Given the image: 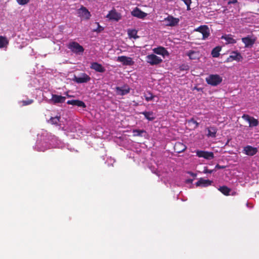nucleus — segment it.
<instances>
[{
    "label": "nucleus",
    "mask_w": 259,
    "mask_h": 259,
    "mask_svg": "<svg viewBox=\"0 0 259 259\" xmlns=\"http://www.w3.org/2000/svg\"><path fill=\"white\" fill-rule=\"evenodd\" d=\"M205 80L207 84L214 87L220 84L223 79L218 74H210L206 78Z\"/></svg>",
    "instance_id": "nucleus-1"
},
{
    "label": "nucleus",
    "mask_w": 259,
    "mask_h": 259,
    "mask_svg": "<svg viewBox=\"0 0 259 259\" xmlns=\"http://www.w3.org/2000/svg\"><path fill=\"white\" fill-rule=\"evenodd\" d=\"M146 61L151 65H157L162 62V59L155 54H150L146 57Z\"/></svg>",
    "instance_id": "nucleus-2"
},
{
    "label": "nucleus",
    "mask_w": 259,
    "mask_h": 259,
    "mask_svg": "<svg viewBox=\"0 0 259 259\" xmlns=\"http://www.w3.org/2000/svg\"><path fill=\"white\" fill-rule=\"evenodd\" d=\"M68 48L72 52L75 53H82L84 51V49L78 42L72 41L68 45Z\"/></svg>",
    "instance_id": "nucleus-3"
},
{
    "label": "nucleus",
    "mask_w": 259,
    "mask_h": 259,
    "mask_svg": "<svg viewBox=\"0 0 259 259\" xmlns=\"http://www.w3.org/2000/svg\"><path fill=\"white\" fill-rule=\"evenodd\" d=\"M164 21L167 26H175L177 25L180 21L178 18L174 17L171 15H168L166 18H164Z\"/></svg>",
    "instance_id": "nucleus-4"
},
{
    "label": "nucleus",
    "mask_w": 259,
    "mask_h": 259,
    "mask_svg": "<svg viewBox=\"0 0 259 259\" xmlns=\"http://www.w3.org/2000/svg\"><path fill=\"white\" fill-rule=\"evenodd\" d=\"M77 14L79 17L85 20L89 19L91 16L90 12L83 6H81V8L77 10Z\"/></svg>",
    "instance_id": "nucleus-5"
},
{
    "label": "nucleus",
    "mask_w": 259,
    "mask_h": 259,
    "mask_svg": "<svg viewBox=\"0 0 259 259\" xmlns=\"http://www.w3.org/2000/svg\"><path fill=\"white\" fill-rule=\"evenodd\" d=\"M196 155L199 157H202L207 160H211L214 158V154L212 152L198 150Z\"/></svg>",
    "instance_id": "nucleus-6"
},
{
    "label": "nucleus",
    "mask_w": 259,
    "mask_h": 259,
    "mask_svg": "<svg viewBox=\"0 0 259 259\" xmlns=\"http://www.w3.org/2000/svg\"><path fill=\"white\" fill-rule=\"evenodd\" d=\"M258 152V149L256 147H253L250 145L245 146L243 149V152L246 155L252 156L255 155Z\"/></svg>",
    "instance_id": "nucleus-7"
},
{
    "label": "nucleus",
    "mask_w": 259,
    "mask_h": 259,
    "mask_svg": "<svg viewBox=\"0 0 259 259\" xmlns=\"http://www.w3.org/2000/svg\"><path fill=\"white\" fill-rule=\"evenodd\" d=\"M116 60L118 62H121L123 65L131 66L134 64L132 58L125 56L118 57Z\"/></svg>",
    "instance_id": "nucleus-8"
},
{
    "label": "nucleus",
    "mask_w": 259,
    "mask_h": 259,
    "mask_svg": "<svg viewBox=\"0 0 259 259\" xmlns=\"http://www.w3.org/2000/svg\"><path fill=\"white\" fill-rule=\"evenodd\" d=\"M196 31L199 32L202 34V39H205L209 34V30L207 25L200 26L195 29Z\"/></svg>",
    "instance_id": "nucleus-9"
},
{
    "label": "nucleus",
    "mask_w": 259,
    "mask_h": 259,
    "mask_svg": "<svg viewBox=\"0 0 259 259\" xmlns=\"http://www.w3.org/2000/svg\"><path fill=\"white\" fill-rule=\"evenodd\" d=\"M91 80V77L85 73H82L80 76H74L73 81L78 83L87 82Z\"/></svg>",
    "instance_id": "nucleus-10"
},
{
    "label": "nucleus",
    "mask_w": 259,
    "mask_h": 259,
    "mask_svg": "<svg viewBox=\"0 0 259 259\" xmlns=\"http://www.w3.org/2000/svg\"><path fill=\"white\" fill-rule=\"evenodd\" d=\"M242 118L244 120H245L246 121H247L249 122L250 127L256 126L259 124V122L257 120V119L254 118L253 117H251V116H249L248 115L244 114L242 116Z\"/></svg>",
    "instance_id": "nucleus-11"
},
{
    "label": "nucleus",
    "mask_w": 259,
    "mask_h": 259,
    "mask_svg": "<svg viewBox=\"0 0 259 259\" xmlns=\"http://www.w3.org/2000/svg\"><path fill=\"white\" fill-rule=\"evenodd\" d=\"M131 14L133 16L140 18L144 19L147 16V14L142 11L139 8H135L131 12Z\"/></svg>",
    "instance_id": "nucleus-12"
},
{
    "label": "nucleus",
    "mask_w": 259,
    "mask_h": 259,
    "mask_svg": "<svg viewBox=\"0 0 259 259\" xmlns=\"http://www.w3.org/2000/svg\"><path fill=\"white\" fill-rule=\"evenodd\" d=\"M242 58L243 57L239 52H238L237 51H233L229 57L227 58V61L229 62L235 60L239 62L242 60Z\"/></svg>",
    "instance_id": "nucleus-13"
},
{
    "label": "nucleus",
    "mask_w": 259,
    "mask_h": 259,
    "mask_svg": "<svg viewBox=\"0 0 259 259\" xmlns=\"http://www.w3.org/2000/svg\"><path fill=\"white\" fill-rule=\"evenodd\" d=\"M115 91L117 95L123 96L129 93L130 88L126 85H124L123 87H116L115 88Z\"/></svg>",
    "instance_id": "nucleus-14"
},
{
    "label": "nucleus",
    "mask_w": 259,
    "mask_h": 259,
    "mask_svg": "<svg viewBox=\"0 0 259 259\" xmlns=\"http://www.w3.org/2000/svg\"><path fill=\"white\" fill-rule=\"evenodd\" d=\"M66 100V97L60 95L53 94L52 99L50 100L51 102L54 104L63 103H64Z\"/></svg>",
    "instance_id": "nucleus-15"
},
{
    "label": "nucleus",
    "mask_w": 259,
    "mask_h": 259,
    "mask_svg": "<svg viewBox=\"0 0 259 259\" xmlns=\"http://www.w3.org/2000/svg\"><path fill=\"white\" fill-rule=\"evenodd\" d=\"M242 41L244 44L245 48L251 47L255 42V38H251L249 36H246L242 38Z\"/></svg>",
    "instance_id": "nucleus-16"
},
{
    "label": "nucleus",
    "mask_w": 259,
    "mask_h": 259,
    "mask_svg": "<svg viewBox=\"0 0 259 259\" xmlns=\"http://www.w3.org/2000/svg\"><path fill=\"white\" fill-rule=\"evenodd\" d=\"M90 68L100 73H103L105 71V68L101 64L97 62L91 63Z\"/></svg>",
    "instance_id": "nucleus-17"
},
{
    "label": "nucleus",
    "mask_w": 259,
    "mask_h": 259,
    "mask_svg": "<svg viewBox=\"0 0 259 259\" xmlns=\"http://www.w3.org/2000/svg\"><path fill=\"white\" fill-rule=\"evenodd\" d=\"M67 104L68 105H72L73 106L81 107L82 108H85L86 107V105L85 103L83 101L79 100H68L67 102Z\"/></svg>",
    "instance_id": "nucleus-18"
},
{
    "label": "nucleus",
    "mask_w": 259,
    "mask_h": 259,
    "mask_svg": "<svg viewBox=\"0 0 259 259\" xmlns=\"http://www.w3.org/2000/svg\"><path fill=\"white\" fill-rule=\"evenodd\" d=\"M107 17L110 20H113L116 21H118L121 19V16L119 13H117L115 11L112 10L109 12V14L107 16Z\"/></svg>",
    "instance_id": "nucleus-19"
},
{
    "label": "nucleus",
    "mask_w": 259,
    "mask_h": 259,
    "mask_svg": "<svg viewBox=\"0 0 259 259\" xmlns=\"http://www.w3.org/2000/svg\"><path fill=\"white\" fill-rule=\"evenodd\" d=\"M212 181L209 180H205L203 178H200L196 183L197 187H207L211 185Z\"/></svg>",
    "instance_id": "nucleus-20"
},
{
    "label": "nucleus",
    "mask_w": 259,
    "mask_h": 259,
    "mask_svg": "<svg viewBox=\"0 0 259 259\" xmlns=\"http://www.w3.org/2000/svg\"><path fill=\"white\" fill-rule=\"evenodd\" d=\"M186 148V146L181 142H177L174 146L175 151L178 153L184 151Z\"/></svg>",
    "instance_id": "nucleus-21"
},
{
    "label": "nucleus",
    "mask_w": 259,
    "mask_h": 259,
    "mask_svg": "<svg viewBox=\"0 0 259 259\" xmlns=\"http://www.w3.org/2000/svg\"><path fill=\"white\" fill-rule=\"evenodd\" d=\"M221 38L223 39H225L226 41V44H234L236 43V40L235 39L233 36L231 34H228L225 35H223L221 37Z\"/></svg>",
    "instance_id": "nucleus-22"
},
{
    "label": "nucleus",
    "mask_w": 259,
    "mask_h": 259,
    "mask_svg": "<svg viewBox=\"0 0 259 259\" xmlns=\"http://www.w3.org/2000/svg\"><path fill=\"white\" fill-rule=\"evenodd\" d=\"M208 134L207 136L209 137L214 138L216 137L217 129L216 127L211 126L207 128Z\"/></svg>",
    "instance_id": "nucleus-23"
},
{
    "label": "nucleus",
    "mask_w": 259,
    "mask_h": 259,
    "mask_svg": "<svg viewBox=\"0 0 259 259\" xmlns=\"http://www.w3.org/2000/svg\"><path fill=\"white\" fill-rule=\"evenodd\" d=\"M153 51L155 54L162 56H164L166 53H167L166 50L164 48L161 47L154 49Z\"/></svg>",
    "instance_id": "nucleus-24"
},
{
    "label": "nucleus",
    "mask_w": 259,
    "mask_h": 259,
    "mask_svg": "<svg viewBox=\"0 0 259 259\" xmlns=\"http://www.w3.org/2000/svg\"><path fill=\"white\" fill-rule=\"evenodd\" d=\"M60 116H56L55 117H51L49 120H48V122L52 124H54L56 125H60L59 124L60 120Z\"/></svg>",
    "instance_id": "nucleus-25"
},
{
    "label": "nucleus",
    "mask_w": 259,
    "mask_h": 259,
    "mask_svg": "<svg viewBox=\"0 0 259 259\" xmlns=\"http://www.w3.org/2000/svg\"><path fill=\"white\" fill-rule=\"evenodd\" d=\"M137 33L138 31L136 29H128L127 30L128 36L130 38H134V39H137L139 38Z\"/></svg>",
    "instance_id": "nucleus-26"
},
{
    "label": "nucleus",
    "mask_w": 259,
    "mask_h": 259,
    "mask_svg": "<svg viewBox=\"0 0 259 259\" xmlns=\"http://www.w3.org/2000/svg\"><path fill=\"white\" fill-rule=\"evenodd\" d=\"M218 190L224 195L228 196L231 192V189L226 186L220 187Z\"/></svg>",
    "instance_id": "nucleus-27"
},
{
    "label": "nucleus",
    "mask_w": 259,
    "mask_h": 259,
    "mask_svg": "<svg viewBox=\"0 0 259 259\" xmlns=\"http://www.w3.org/2000/svg\"><path fill=\"white\" fill-rule=\"evenodd\" d=\"M141 113L143 114L145 117L149 121H152L155 119V117L154 116V113L153 112L144 111L142 112Z\"/></svg>",
    "instance_id": "nucleus-28"
},
{
    "label": "nucleus",
    "mask_w": 259,
    "mask_h": 259,
    "mask_svg": "<svg viewBox=\"0 0 259 259\" xmlns=\"http://www.w3.org/2000/svg\"><path fill=\"white\" fill-rule=\"evenodd\" d=\"M221 50V48L220 47H216L213 48L211 51V55L214 58H217L220 56V52Z\"/></svg>",
    "instance_id": "nucleus-29"
},
{
    "label": "nucleus",
    "mask_w": 259,
    "mask_h": 259,
    "mask_svg": "<svg viewBox=\"0 0 259 259\" xmlns=\"http://www.w3.org/2000/svg\"><path fill=\"white\" fill-rule=\"evenodd\" d=\"M9 41L6 37L0 36V48L7 47Z\"/></svg>",
    "instance_id": "nucleus-30"
},
{
    "label": "nucleus",
    "mask_w": 259,
    "mask_h": 259,
    "mask_svg": "<svg viewBox=\"0 0 259 259\" xmlns=\"http://www.w3.org/2000/svg\"><path fill=\"white\" fill-rule=\"evenodd\" d=\"M187 56L189 57V58L191 60L196 59L198 57V53L194 51H190L187 53Z\"/></svg>",
    "instance_id": "nucleus-31"
},
{
    "label": "nucleus",
    "mask_w": 259,
    "mask_h": 259,
    "mask_svg": "<svg viewBox=\"0 0 259 259\" xmlns=\"http://www.w3.org/2000/svg\"><path fill=\"white\" fill-rule=\"evenodd\" d=\"M144 97L145 98V100L147 102H149L152 101L154 99L155 96H153L151 92H147L145 94Z\"/></svg>",
    "instance_id": "nucleus-32"
},
{
    "label": "nucleus",
    "mask_w": 259,
    "mask_h": 259,
    "mask_svg": "<svg viewBox=\"0 0 259 259\" xmlns=\"http://www.w3.org/2000/svg\"><path fill=\"white\" fill-rule=\"evenodd\" d=\"M145 132L144 130H134L133 131L134 136H142V134Z\"/></svg>",
    "instance_id": "nucleus-33"
},
{
    "label": "nucleus",
    "mask_w": 259,
    "mask_h": 259,
    "mask_svg": "<svg viewBox=\"0 0 259 259\" xmlns=\"http://www.w3.org/2000/svg\"><path fill=\"white\" fill-rule=\"evenodd\" d=\"M30 0H16L17 3L19 5H25L30 2Z\"/></svg>",
    "instance_id": "nucleus-34"
},
{
    "label": "nucleus",
    "mask_w": 259,
    "mask_h": 259,
    "mask_svg": "<svg viewBox=\"0 0 259 259\" xmlns=\"http://www.w3.org/2000/svg\"><path fill=\"white\" fill-rule=\"evenodd\" d=\"M33 101H34L32 99H28L27 100H26V101H21V103H22V106H27V105H30V104H32L33 102Z\"/></svg>",
    "instance_id": "nucleus-35"
},
{
    "label": "nucleus",
    "mask_w": 259,
    "mask_h": 259,
    "mask_svg": "<svg viewBox=\"0 0 259 259\" xmlns=\"http://www.w3.org/2000/svg\"><path fill=\"white\" fill-rule=\"evenodd\" d=\"M189 123H192L195 125L194 128H197L198 126L199 123L194 119V118H191L188 120Z\"/></svg>",
    "instance_id": "nucleus-36"
},
{
    "label": "nucleus",
    "mask_w": 259,
    "mask_h": 259,
    "mask_svg": "<svg viewBox=\"0 0 259 259\" xmlns=\"http://www.w3.org/2000/svg\"><path fill=\"white\" fill-rule=\"evenodd\" d=\"M97 24H98V28L96 29H95L94 31H96L97 32H100L104 30V28L103 27L99 25V23H97Z\"/></svg>",
    "instance_id": "nucleus-37"
},
{
    "label": "nucleus",
    "mask_w": 259,
    "mask_h": 259,
    "mask_svg": "<svg viewBox=\"0 0 259 259\" xmlns=\"http://www.w3.org/2000/svg\"><path fill=\"white\" fill-rule=\"evenodd\" d=\"M213 171V170L208 169L207 167H205L204 169V173L205 174H211Z\"/></svg>",
    "instance_id": "nucleus-38"
},
{
    "label": "nucleus",
    "mask_w": 259,
    "mask_h": 259,
    "mask_svg": "<svg viewBox=\"0 0 259 259\" xmlns=\"http://www.w3.org/2000/svg\"><path fill=\"white\" fill-rule=\"evenodd\" d=\"M181 1L183 2L185 5L186 4H189L192 3L191 0H181Z\"/></svg>",
    "instance_id": "nucleus-39"
},
{
    "label": "nucleus",
    "mask_w": 259,
    "mask_h": 259,
    "mask_svg": "<svg viewBox=\"0 0 259 259\" xmlns=\"http://www.w3.org/2000/svg\"><path fill=\"white\" fill-rule=\"evenodd\" d=\"M237 0H230V1L228 2V4H236L237 3Z\"/></svg>",
    "instance_id": "nucleus-40"
},
{
    "label": "nucleus",
    "mask_w": 259,
    "mask_h": 259,
    "mask_svg": "<svg viewBox=\"0 0 259 259\" xmlns=\"http://www.w3.org/2000/svg\"><path fill=\"white\" fill-rule=\"evenodd\" d=\"M188 174H189V175H190V176H191L192 177H193L194 178L196 177L197 176V175L196 174H194L191 171H188Z\"/></svg>",
    "instance_id": "nucleus-41"
},
{
    "label": "nucleus",
    "mask_w": 259,
    "mask_h": 259,
    "mask_svg": "<svg viewBox=\"0 0 259 259\" xmlns=\"http://www.w3.org/2000/svg\"><path fill=\"white\" fill-rule=\"evenodd\" d=\"M193 179H187L186 180V183L188 184L192 183L193 181Z\"/></svg>",
    "instance_id": "nucleus-42"
},
{
    "label": "nucleus",
    "mask_w": 259,
    "mask_h": 259,
    "mask_svg": "<svg viewBox=\"0 0 259 259\" xmlns=\"http://www.w3.org/2000/svg\"><path fill=\"white\" fill-rule=\"evenodd\" d=\"M47 149L45 148H40L37 147V150L39 151H45Z\"/></svg>",
    "instance_id": "nucleus-43"
},
{
    "label": "nucleus",
    "mask_w": 259,
    "mask_h": 259,
    "mask_svg": "<svg viewBox=\"0 0 259 259\" xmlns=\"http://www.w3.org/2000/svg\"><path fill=\"white\" fill-rule=\"evenodd\" d=\"M191 4H186V5L187 6V10L188 11H189L191 8H190V5H191Z\"/></svg>",
    "instance_id": "nucleus-44"
},
{
    "label": "nucleus",
    "mask_w": 259,
    "mask_h": 259,
    "mask_svg": "<svg viewBox=\"0 0 259 259\" xmlns=\"http://www.w3.org/2000/svg\"><path fill=\"white\" fill-rule=\"evenodd\" d=\"M215 167L216 168H224L223 166H221L219 164H217L216 166H215Z\"/></svg>",
    "instance_id": "nucleus-45"
}]
</instances>
